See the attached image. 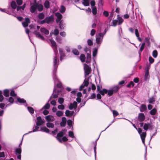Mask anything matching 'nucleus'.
I'll return each instance as SVG.
<instances>
[{
  "instance_id": "nucleus-10",
  "label": "nucleus",
  "mask_w": 160,
  "mask_h": 160,
  "mask_svg": "<svg viewBox=\"0 0 160 160\" xmlns=\"http://www.w3.org/2000/svg\"><path fill=\"white\" fill-rule=\"evenodd\" d=\"M33 4L30 8V11L31 12L33 13L35 12L37 8V4L31 3V5Z\"/></svg>"
},
{
  "instance_id": "nucleus-15",
  "label": "nucleus",
  "mask_w": 160,
  "mask_h": 160,
  "mask_svg": "<svg viewBox=\"0 0 160 160\" xmlns=\"http://www.w3.org/2000/svg\"><path fill=\"white\" fill-rule=\"evenodd\" d=\"M73 111H70L69 110H66L65 114L67 117H71L73 114Z\"/></svg>"
},
{
  "instance_id": "nucleus-29",
  "label": "nucleus",
  "mask_w": 160,
  "mask_h": 160,
  "mask_svg": "<svg viewBox=\"0 0 160 160\" xmlns=\"http://www.w3.org/2000/svg\"><path fill=\"white\" fill-rule=\"evenodd\" d=\"M135 33L136 36L138 38V40H142L141 38L139 37V34L138 30L137 29H135Z\"/></svg>"
},
{
  "instance_id": "nucleus-44",
  "label": "nucleus",
  "mask_w": 160,
  "mask_h": 160,
  "mask_svg": "<svg viewBox=\"0 0 160 160\" xmlns=\"http://www.w3.org/2000/svg\"><path fill=\"white\" fill-rule=\"evenodd\" d=\"M50 104L48 103H46L43 107V108L45 109H48L50 108Z\"/></svg>"
},
{
  "instance_id": "nucleus-41",
  "label": "nucleus",
  "mask_w": 160,
  "mask_h": 160,
  "mask_svg": "<svg viewBox=\"0 0 160 160\" xmlns=\"http://www.w3.org/2000/svg\"><path fill=\"white\" fill-rule=\"evenodd\" d=\"M56 115L58 117H60L63 115V113L62 111H58L56 113Z\"/></svg>"
},
{
  "instance_id": "nucleus-3",
  "label": "nucleus",
  "mask_w": 160,
  "mask_h": 160,
  "mask_svg": "<svg viewBox=\"0 0 160 160\" xmlns=\"http://www.w3.org/2000/svg\"><path fill=\"white\" fill-rule=\"evenodd\" d=\"M106 33V30L103 33H100L96 35V40H101L103 38Z\"/></svg>"
},
{
  "instance_id": "nucleus-31",
  "label": "nucleus",
  "mask_w": 160,
  "mask_h": 160,
  "mask_svg": "<svg viewBox=\"0 0 160 160\" xmlns=\"http://www.w3.org/2000/svg\"><path fill=\"white\" fill-rule=\"evenodd\" d=\"M45 17L44 14L42 12L40 13L38 15V18L42 20Z\"/></svg>"
},
{
  "instance_id": "nucleus-12",
  "label": "nucleus",
  "mask_w": 160,
  "mask_h": 160,
  "mask_svg": "<svg viewBox=\"0 0 160 160\" xmlns=\"http://www.w3.org/2000/svg\"><path fill=\"white\" fill-rule=\"evenodd\" d=\"M59 51L60 55V59L61 61H62L63 58L65 56V53L61 49H59Z\"/></svg>"
},
{
  "instance_id": "nucleus-49",
  "label": "nucleus",
  "mask_w": 160,
  "mask_h": 160,
  "mask_svg": "<svg viewBox=\"0 0 160 160\" xmlns=\"http://www.w3.org/2000/svg\"><path fill=\"white\" fill-rule=\"evenodd\" d=\"M72 52L73 53L76 55H79V52L76 49H73L72 50Z\"/></svg>"
},
{
  "instance_id": "nucleus-33",
  "label": "nucleus",
  "mask_w": 160,
  "mask_h": 160,
  "mask_svg": "<svg viewBox=\"0 0 160 160\" xmlns=\"http://www.w3.org/2000/svg\"><path fill=\"white\" fill-rule=\"evenodd\" d=\"M47 126L48 128H52L54 127V124L51 122H48L46 123Z\"/></svg>"
},
{
  "instance_id": "nucleus-47",
  "label": "nucleus",
  "mask_w": 160,
  "mask_h": 160,
  "mask_svg": "<svg viewBox=\"0 0 160 160\" xmlns=\"http://www.w3.org/2000/svg\"><path fill=\"white\" fill-rule=\"evenodd\" d=\"M64 99L62 98H58V102L61 104H62L64 102Z\"/></svg>"
},
{
  "instance_id": "nucleus-55",
  "label": "nucleus",
  "mask_w": 160,
  "mask_h": 160,
  "mask_svg": "<svg viewBox=\"0 0 160 160\" xmlns=\"http://www.w3.org/2000/svg\"><path fill=\"white\" fill-rule=\"evenodd\" d=\"M67 124L69 127L72 126V121L70 119L68 120L67 121Z\"/></svg>"
},
{
  "instance_id": "nucleus-23",
  "label": "nucleus",
  "mask_w": 160,
  "mask_h": 160,
  "mask_svg": "<svg viewBox=\"0 0 160 160\" xmlns=\"http://www.w3.org/2000/svg\"><path fill=\"white\" fill-rule=\"evenodd\" d=\"M11 6L13 9H15L17 7V4L16 2L14 1H12L11 3Z\"/></svg>"
},
{
  "instance_id": "nucleus-16",
  "label": "nucleus",
  "mask_w": 160,
  "mask_h": 160,
  "mask_svg": "<svg viewBox=\"0 0 160 160\" xmlns=\"http://www.w3.org/2000/svg\"><path fill=\"white\" fill-rule=\"evenodd\" d=\"M147 109L146 106L144 104H142L140 106V110L141 112H143L146 110Z\"/></svg>"
},
{
  "instance_id": "nucleus-22",
  "label": "nucleus",
  "mask_w": 160,
  "mask_h": 160,
  "mask_svg": "<svg viewBox=\"0 0 160 160\" xmlns=\"http://www.w3.org/2000/svg\"><path fill=\"white\" fill-rule=\"evenodd\" d=\"M3 95L6 97H8L9 96V90L8 89H5L3 91Z\"/></svg>"
},
{
  "instance_id": "nucleus-37",
  "label": "nucleus",
  "mask_w": 160,
  "mask_h": 160,
  "mask_svg": "<svg viewBox=\"0 0 160 160\" xmlns=\"http://www.w3.org/2000/svg\"><path fill=\"white\" fill-rule=\"evenodd\" d=\"M92 14L94 15H96L97 13V9L96 7H93L92 8Z\"/></svg>"
},
{
  "instance_id": "nucleus-4",
  "label": "nucleus",
  "mask_w": 160,
  "mask_h": 160,
  "mask_svg": "<svg viewBox=\"0 0 160 160\" xmlns=\"http://www.w3.org/2000/svg\"><path fill=\"white\" fill-rule=\"evenodd\" d=\"M22 152V149L20 148H16L15 151V154L17 155L18 154L19 155L17 156V158L18 159L20 160L21 158V154Z\"/></svg>"
},
{
  "instance_id": "nucleus-54",
  "label": "nucleus",
  "mask_w": 160,
  "mask_h": 160,
  "mask_svg": "<svg viewBox=\"0 0 160 160\" xmlns=\"http://www.w3.org/2000/svg\"><path fill=\"white\" fill-rule=\"evenodd\" d=\"M97 51V48H95L92 53V55L93 57H95L96 55Z\"/></svg>"
},
{
  "instance_id": "nucleus-59",
  "label": "nucleus",
  "mask_w": 160,
  "mask_h": 160,
  "mask_svg": "<svg viewBox=\"0 0 160 160\" xmlns=\"http://www.w3.org/2000/svg\"><path fill=\"white\" fill-rule=\"evenodd\" d=\"M149 61L150 63H152L154 62V60L150 56L149 58Z\"/></svg>"
},
{
  "instance_id": "nucleus-43",
  "label": "nucleus",
  "mask_w": 160,
  "mask_h": 160,
  "mask_svg": "<svg viewBox=\"0 0 160 160\" xmlns=\"http://www.w3.org/2000/svg\"><path fill=\"white\" fill-rule=\"evenodd\" d=\"M25 7V4H24L22 6L18 7L17 8V10L18 11L20 9H21L22 10H24Z\"/></svg>"
},
{
  "instance_id": "nucleus-56",
  "label": "nucleus",
  "mask_w": 160,
  "mask_h": 160,
  "mask_svg": "<svg viewBox=\"0 0 160 160\" xmlns=\"http://www.w3.org/2000/svg\"><path fill=\"white\" fill-rule=\"evenodd\" d=\"M45 119L47 122L51 121V116L50 115H48L46 116Z\"/></svg>"
},
{
  "instance_id": "nucleus-36",
  "label": "nucleus",
  "mask_w": 160,
  "mask_h": 160,
  "mask_svg": "<svg viewBox=\"0 0 160 160\" xmlns=\"http://www.w3.org/2000/svg\"><path fill=\"white\" fill-rule=\"evenodd\" d=\"M28 111L31 114H33L34 112L33 108L31 107H27Z\"/></svg>"
},
{
  "instance_id": "nucleus-50",
  "label": "nucleus",
  "mask_w": 160,
  "mask_h": 160,
  "mask_svg": "<svg viewBox=\"0 0 160 160\" xmlns=\"http://www.w3.org/2000/svg\"><path fill=\"white\" fill-rule=\"evenodd\" d=\"M68 135H69V136L71 138H73L74 137V133L72 131H69L68 132Z\"/></svg>"
},
{
  "instance_id": "nucleus-28",
  "label": "nucleus",
  "mask_w": 160,
  "mask_h": 160,
  "mask_svg": "<svg viewBox=\"0 0 160 160\" xmlns=\"http://www.w3.org/2000/svg\"><path fill=\"white\" fill-rule=\"evenodd\" d=\"M37 8H38V11L41 12L43 10V7L42 4H39L37 5Z\"/></svg>"
},
{
  "instance_id": "nucleus-5",
  "label": "nucleus",
  "mask_w": 160,
  "mask_h": 160,
  "mask_svg": "<svg viewBox=\"0 0 160 160\" xmlns=\"http://www.w3.org/2000/svg\"><path fill=\"white\" fill-rule=\"evenodd\" d=\"M37 122H36V125L37 126L41 125L44 123V121L42 120L40 116H38L37 117Z\"/></svg>"
},
{
  "instance_id": "nucleus-6",
  "label": "nucleus",
  "mask_w": 160,
  "mask_h": 160,
  "mask_svg": "<svg viewBox=\"0 0 160 160\" xmlns=\"http://www.w3.org/2000/svg\"><path fill=\"white\" fill-rule=\"evenodd\" d=\"M65 131V130H63L62 131L60 132L57 134V137L56 138L61 143L62 142V140L59 138L62 137L64 135L63 131Z\"/></svg>"
},
{
  "instance_id": "nucleus-35",
  "label": "nucleus",
  "mask_w": 160,
  "mask_h": 160,
  "mask_svg": "<svg viewBox=\"0 0 160 160\" xmlns=\"http://www.w3.org/2000/svg\"><path fill=\"white\" fill-rule=\"evenodd\" d=\"M155 101V98L154 97H152L151 98H150L148 100V102L150 103H152Z\"/></svg>"
},
{
  "instance_id": "nucleus-42",
  "label": "nucleus",
  "mask_w": 160,
  "mask_h": 160,
  "mask_svg": "<svg viewBox=\"0 0 160 160\" xmlns=\"http://www.w3.org/2000/svg\"><path fill=\"white\" fill-rule=\"evenodd\" d=\"M56 15L57 17V18L59 20H61L62 18V15L59 13L57 12L56 13Z\"/></svg>"
},
{
  "instance_id": "nucleus-14",
  "label": "nucleus",
  "mask_w": 160,
  "mask_h": 160,
  "mask_svg": "<svg viewBox=\"0 0 160 160\" xmlns=\"http://www.w3.org/2000/svg\"><path fill=\"white\" fill-rule=\"evenodd\" d=\"M40 31L42 33L46 35H48L49 33V31L44 28H41L40 29Z\"/></svg>"
},
{
  "instance_id": "nucleus-58",
  "label": "nucleus",
  "mask_w": 160,
  "mask_h": 160,
  "mask_svg": "<svg viewBox=\"0 0 160 160\" xmlns=\"http://www.w3.org/2000/svg\"><path fill=\"white\" fill-rule=\"evenodd\" d=\"M107 93H108V95L109 96H111L114 93V92L112 90H109L108 91V92Z\"/></svg>"
},
{
  "instance_id": "nucleus-27",
  "label": "nucleus",
  "mask_w": 160,
  "mask_h": 160,
  "mask_svg": "<svg viewBox=\"0 0 160 160\" xmlns=\"http://www.w3.org/2000/svg\"><path fill=\"white\" fill-rule=\"evenodd\" d=\"M17 101L20 103H25L26 102V100L24 99H21L20 98H17Z\"/></svg>"
},
{
  "instance_id": "nucleus-40",
  "label": "nucleus",
  "mask_w": 160,
  "mask_h": 160,
  "mask_svg": "<svg viewBox=\"0 0 160 160\" xmlns=\"http://www.w3.org/2000/svg\"><path fill=\"white\" fill-rule=\"evenodd\" d=\"M83 83L84 86L87 87L89 84V80L88 79H85Z\"/></svg>"
},
{
  "instance_id": "nucleus-64",
  "label": "nucleus",
  "mask_w": 160,
  "mask_h": 160,
  "mask_svg": "<svg viewBox=\"0 0 160 160\" xmlns=\"http://www.w3.org/2000/svg\"><path fill=\"white\" fill-rule=\"evenodd\" d=\"M8 101L9 102H10L11 103H13L14 102V99L12 97H9L8 100Z\"/></svg>"
},
{
  "instance_id": "nucleus-52",
  "label": "nucleus",
  "mask_w": 160,
  "mask_h": 160,
  "mask_svg": "<svg viewBox=\"0 0 160 160\" xmlns=\"http://www.w3.org/2000/svg\"><path fill=\"white\" fill-rule=\"evenodd\" d=\"M112 113L114 117L116 116L119 115L118 112L116 110H113L112 111Z\"/></svg>"
},
{
  "instance_id": "nucleus-13",
  "label": "nucleus",
  "mask_w": 160,
  "mask_h": 160,
  "mask_svg": "<svg viewBox=\"0 0 160 160\" xmlns=\"http://www.w3.org/2000/svg\"><path fill=\"white\" fill-rule=\"evenodd\" d=\"M140 137L142 139V143L143 144L145 143V138L146 136V132H143L142 134H140Z\"/></svg>"
},
{
  "instance_id": "nucleus-30",
  "label": "nucleus",
  "mask_w": 160,
  "mask_h": 160,
  "mask_svg": "<svg viewBox=\"0 0 160 160\" xmlns=\"http://www.w3.org/2000/svg\"><path fill=\"white\" fill-rule=\"evenodd\" d=\"M80 58L82 62H84L85 61V55L83 54H82L80 55Z\"/></svg>"
},
{
  "instance_id": "nucleus-60",
  "label": "nucleus",
  "mask_w": 160,
  "mask_h": 160,
  "mask_svg": "<svg viewBox=\"0 0 160 160\" xmlns=\"http://www.w3.org/2000/svg\"><path fill=\"white\" fill-rule=\"evenodd\" d=\"M103 15L106 17H108L109 16L108 12L106 11H104L103 12Z\"/></svg>"
},
{
  "instance_id": "nucleus-20",
  "label": "nucleus",
  "mask_w": 160,
  "mask_h": 160,
  "mask_svg": "<svg viewBox=\"0 0 160 160\" xmlns=\"http://www.w3.org/2000/svg\"><path fill=\"white\" fill-rule=\"evenodd\" d=\"M51 43L52 46L53 48H55L57 52V47L55 41H50Z\"/></svg>"
},
{
  "instance_id": "nucleus-25",
  "label": "nucleus",
  "mask_w": 160,
  "mask_h": 160,
  "mask_svg": "<svg viewBox=\"0 0 160 160\" xmlns=\"http://www.w3.org/2000/svg\"><path fill=\"white\" fill-rule=\"evenodd\" d=\"M83 2L82 4L85 6H88L89 5V0H83Z\"/></svg>"
},
{
  "instance_id": "nucleus-18",
  "label": "nucleus",
  "mask_w": 160,
  "mask_h": 160,
  "mask_svg": "<svg viewBox=\"0 0 160 160\" xmlns=\"http://www.w3.org/2000/svg\"><path fill=\"white\" fill-rule=\"evenodd\" d=\"M57 52H56L55 53V57H54V58L53 62H54V66L55 67H56L57 66L56 64H57V61H58V60H57L58 55H57Z\"/></svg>"
},
{
  "instance_id": "nucleus-32",
  "label": "nucleus",
  "mask_w": 160,
  "mask_h": 160,
  "mask_svg": "<svg viewBox=\"0 0 160 160\" xmlns=\"http://www.w3.org/2000/svg\"><path fill=\"white\" fill-rule=\"evenodd\" d=\"M135 84L132 81H131L127 85V87L128 88H131L134 87Z\"/></svg>"
},
{
  "instance_id": "nucleus-2",
  "label": "nucleus",
  "mask_w": 160,
  "mask_h": 160,
  "mask_svg": "<svg viewBox=\"0 0 160 160\" xmlns=\"http://www.w3.org/2000/svg\"><path fill=\"white\" fill-rule=\"evenodd\" d=\"M143 128L146 131H147L148 129L152 130L154 128L153 125L149 123H145L144 125Z\"/></svg>"
},
{
  "instance_id": "nucleus-11",
  "label": "nucleus",
  "mask_w": 160,
  "mask_h": 160,
  "mask_svg": "<svg viewBox=\"0 0 160 160\" xmlns=\"http://www.w3.org/2000/svg\"><path fill=\"white\" fill-rule=\"evenodd\" d=\"M77 107V103L76 101H74L73 103H70L69 106V108L70 110L72 109L73 108H76Z\"/></svg>"
},
{
  "instance_id": "nucleus-46",
  "label": "nucleus",
  "mask_w": 160,
  "mask_h": 160,
  "mask_svg": "<svg viewBox=\"0 0 160 160\" xmlns=\"http://www.w3.org/2000/svg\"><path fill=\"white\" fill-rule=\"evenodd\" d=\"M58 108L59 109L63 110L64 109L65 107L63 105L61 104L59 105L58 107Z\"/></svg>"
},
{
  "instance_id": "nucleus-39",
  "label": "nucleus",
  "mask_w": 160,
  "mask_h": 160,
  "mask_svg": "<svg viewBox=\"0 0 160 160\" xmlns=\"http://www.w3.org/2000/svg\"><path fill=\"white\" fill-rule=\"evenodd\" d=\"M158 54L157 51L155 50L153 51L152 55L154 58H156L157 57Z\"/></svg>"
},
{
  "instance_id": "nucleus-51",
  "label": "nucleus",
  "mask_w": 160,
  "mask_h": 160,
  "mask_svg": "<svg viewBox=\"0 0 160 160\" xmlns=\"http://www.w3.org/2000/svg\"><path fill=\"white\" fill-rule=\"evenodd\" d=\"M65 7L63 6H62L61 7L60 10V12H61L62 13H63L65 12Z\"/></svg>"
},
{
  "instance_id": "nucleus-57",
  "label": "nucleus",
  "mask_w": 160,
  "mask_h": 160,
  "mask_svg": "<svg viewBox=\"0 0 160 160\" xmlns=\"http://www.w3.org/2000/svg\"><path fill=\"white\" fill-rule=\"evenodd\" d=\"M36 36L37 37L39 38L40 39H44V37L43 36L41 35L39 33H36Z\"/></svg>"
},
{
  "instance_id": "nucleus-24",
  "label": "nucleus",
  "mask_w": 160,
  "mask_h": 160,
  "mask_svg": "<svg viewBox=\"0 0 160 160\" xmlns=\"http://www.w3.org/2000/svg\"><path fill=\"white\" fill-rule=\"evenodd\" d=\"M117 17L118 20V24L120 25L122 23L123 20L121 17H119V15H118Z\"/></svg>"
},
{
  "instance_id": "nucleus-53",
  "label": "nucleus",
  "mask_w": 160,
  "mask_h": 160,
  "mask_svg": "<svg viewBox=\"0 0 160 160\" xmlns=\"http://www.w3.org/2000/svg\"><path fill=\"white\" fill-rule=\"evenodd\" d=\"M59 28L60 29H64L63 25V22L62 21H61L59 22Z\"/></svg>"
},
{
  "instance_id": "nucleus-17",
  "label": "nucleus",
  "mask_w": 160,
  "mask_h": 160,
  "mask_svg": "<svg viewBox=\"0 0 160 160\" xmlns=\"http://www.w3.org/2000/svg\"><path fill=\"white\" fill-rule=\"evenodd\" d=\"M157 110L155 108H153L151 111H150V114L152 115H154L156 113Z\"/></svg>"
},
{
  "instance_id": "nucleus-26",
  "label": "nucleus",
  "mask_w": 160,
  "mask_h": 160,
  "mask_svg": "<svg viewBox=\"0 0 160 160\" xmlns=\"http://www.w3.org/2000/svg\"><path fill=\"white\" fill-rule=\"evenodd\" d=\"M44 6L46 8H48L50 7V3L49 1L48 0L46 1L44 3Z\"/></svg>"
},
{
  "instance_id": "nucleus-38",
  "label": "nucleus",
  "mask_w": 160,
  "mask_h": 160,
  "mask_svg": "<svg viewBox=\"0 0 160 160\" xmlns=\"http://www.w3.org/2000/svg\"><path fill=\"white\" fill-rule=\"evenodd\" d=\"M119 88L118 86H116L114 87L112 89L114 93H116L119 90Z\"/></svg>"
},
{
  "instance_id": "nucleus-63",
  "label": "nucleus",
  "mask_w": 160,
  "mask_h": 160,
  "mask_svg": "<svg viewBox=\"0 0 160 160\" xmlns=\"http://www.w3.org/2000/svg\"><path fill=\"white\" fill-rule=\"evenodd\" d=\"M96 30L94 29H92L90 33V34L91 36H93L95 33Z\"/></svg>"
},
{
  "instance_id": "nucleus-8",
  "label": "nucleus",
  "mask_w": 160,
  "mask_h": 160,
  "mask_svg": "<svg viewBox=\"0 0 160 160\" xmlns=\"http://www.w3.org/2000/svg\"><path fill=\"white\" fill-rule=\"evenodd\" d=\"M145 119V116L143 113H140L138 114V120L139 122H143Z\"/></svg>"
},
{
  "instance_id": "nucleus-1",
  "label": "nucleus",
  "mask_w": 160,
  "mask_h": 160,
  "mask_svg": "<svg viewBox=\"0 0 160 160\" xmlns=\"http://www.w3.org/2000/svg\"><path fill=\"white\" fill-rule=\"evenodd\" d=\"M84 68L85 71V74L86 75H89L91 71V67L86 64H84Z\"/></svg>"
},
{
  "instance_id": "nucleus-7",
  "label": "nucleus",
  "mask_w": 160,
  "mask_h": 160,
  "mask_svg": "<svg viewBox=\"0 0 160 160\" xmlns=\"http://www.w3.org/2000/svg\"><path fill=\"white\" fill-rule=\"evenodd\" d=\"M30 22V19L28 18H25V21L22 22V26L24 27H26L28 26V24Z\"/></svg>"
},
{
  "instance_id": "nucleus-9",
  "label": "nucleus",
  "mask_w": 160,
  "mask_h": 160,
  "mask_svg": "<svg viewBox=\"0 0 160 160\" xmlns=\"http://www.w3.org/2000/svg\"><path fill=\"white\" fill-rule=\"evenodd\" d=\"M46 23L48 24H49L50 22L54 21V17L53 16L51 15L48 17H46L45 18Z\"/></svg>"
},
{
  "instance_id": "nucleus-19",
  "label": "nucleus",
  "mask_w": 160,
  "mask_h": 160,
  "mask_svg": "<svg viewBox=\"0 0 160 160\" xmlns=\"http://www.w3.org/2000/svg\"><path fill=\"white\" fill-rule=\"evenodd\" d=\"M108 92V90L106 89H103L102 91H100L99 92L102 96L104 95L105 94H107Z\"/></svg>"
},
{
  "instance_id": "nucleus-48",
  "label": "nucleus",
  "mask_w": 160,
  "mask_h": 160,
  "mask_svg": "<svg viewBox=\"0 0 160 160\" xmlns=\"http://www.w3.org/2000/svg\"><path fill=\"white\" fill-rule=\"evenodd\" d=\"M145 45V43L144 42L143 43L140 47L139 51L142 52V51L143 50Z\"/></svg>"
},
{
  "instance_id": "nucleus-45",
  "label": "nucleus",
  "mask_w": 160,
  "mask_h": 160,
  "mask_svg": "<svg viewBox=\"0 0 160 160\" xmlns=\"http://www.w3.org/2000/svg\"><path fill=\"white\" fill-rule=\"evenodd\" d=\"M10 95L12 97H16L17 95L15 93L14 91L13 90H12L10 92Z\"/></svg>"
},
{
  "instance_id": "nucleus-34",
  "label": "nucleus",
  "mask_w": 160,
  "mask_h": 160,
  "mask_svg": "<svg viewBox=\"0 0 160 160\" xmlns=\"http://www.w3.org/2000/svg\"><path fill=\"white\" fill-rule=\"evenodd\" d=\"M149 75V71L148 70H147L145 71V76H144V79L145 80H147L148 79V77Z\"/></svg>"
},
{
  "instance_id": "nucleus-21",
  "label": "nucleus",
  "mask_w": 160,
  "mask_h": 160,
  "mask_svg": "<svg viewBox=\"0 0 160 160\" xmlns=\"http://www.w3.org/2000/svg\"><path fill=\"white\" fill-rule=\"evenodd\" d=\"M41 131H44L47 133H48L49 132V130L45 127H42L40 128Z\"/></svg>"
},
{
  "instance_id": "nucleus-62",
  "label": "nucleus",
  "mask_w": 160,
  "mask_h": 160,
  "mask_svg": "<svg viewBox=\"0 0 160 160\" xmlns=\"http://www.w3.org/2000/svg\"><path fill=\"white\" fill-rule=\"evenodd\" d=\"M118 22V20H113L112 21V23L113 25L115 26H116Z\"/></svg>"
},
{
  "instance_id": "nucleus-61",
  "label": "nucleus",
  "mask_w": 160,
  "mask_h": 160,
  "mask_svg": "<svg viewBox=\"0 0 160 160\" xmlns=\"http://www.w3.org/2000/svg\"><path fill=\"white\" fill-rule=\"evenodd\" d=\"M97 91H98L99 92H100V91L102 90H101V89L102 88V87L101 86H100V85H97Z\"/></svg>"
}]
</instances>
